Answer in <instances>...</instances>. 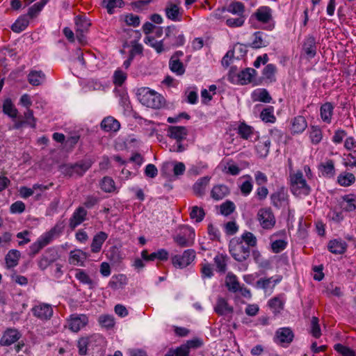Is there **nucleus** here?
Returning a JSON list of instances; mask_svg holds the SVG:
<instances>
[{
    "mask_svg": "<svg viewBox=\"0 0 356 356\" xmlns=\"http://www.w3.org/2000/svg\"><path fill=\"white\" fill-rule=\"evenodd\" d=\"M63 228V223L58 222L49 232L40 236L35 242L29 246V256L31 258L35 257L44 247L53 241L55 235L62 232Z\"/></svg>",
    "mask_w": 356,
    "mask_h": 356,
    "instance_id": "obj_1",
    "label": "nucleus"
},
{
    "mask_svg": "<svg viewBox=\"0 0 356 356\" xmlns=\"http://www.w3.org/2000/svg\"><path fill=\"white\" fill-rule=\"evenodd\" d=\"M137 97L139 102L147 107L159 109L165 104L164 97L149 88H141L138 90Z\"/></svg>",
    "mask_w": 356,
    "mask_h": 356,
    "instance_id": "obj_2",
    "label": "nucleus"
},
{
    "mask_svg": "<svg viewBox=\"0 0 356 356\" xmlns=\"http://www.w3.org/2000/svg\"><path fill=\"white\" fill-rule=\"evenodd\" d=\"M289 184L291 192L296 197L307 196L311 193L312 188L300 170L290 174Z\"/></svg>",
    "mask_w": 356,
    "mask_h": 356,
    "instance_id": "obj_3",
    "label": "nucleus"
},
{
    "mask_svg": "<svg viewBox=\"0 0 356 356\" xmlns=\"http://www.w3.org/2000/svg\"><path fill=\"white\" fill-rule=\"evenodd\" d=\"M229 252L231 256L238 262L247 261L250 256V249L248 245L243 243L239 239L234 237L229 243Z\"/></svg>",
    "mask_w": 356,
    "mask_h": 356,
    "instance_id": "obj_4",
    "label": "nucleus"
},
{
    "mask_svg": "<svg viewBox=\"0 0 356 356\" xmlns=\"http://www.w3.org/2000/svg\"><path fill=\"white\" fill-rule=\"evenodd\" d=\"M165 49H170L181 47L185 44L186 39L184 33L175 25L168 26L165 29Z\"/></svg>",
    "mask_w": 356,
    "mask_h": 356,
    "instance_id": "obj_5",
    "label": "nucleus"
},
{
    "mask_svg": "<svg viewBox=\"0 0 356 356\" xmlns=\"http://www.w3.org/2000/svg\"><path fill=\"white\" fill-rule=\"evenodd\" d=\"M90 160L80 161L75 163H67L60 166V171L65 176L70 177L77 175L82 177L92 166Z\"/></svg>",
    "mask_w": 356,
    "mask_h": 356,
    "instance_id": "obj_6",
    "label": "nucleus"
},
{
    "mask_svg": "<svg viewBox=\"0 0 356 356\" xmlns=\"http://www.w3.org/2000/svg\"><path fill=\"white\" fill-rule=\"evenodd\" d=\"M203 342L200 339L194 338L187 341L186 343L177 347L175 349L170 348L164 356H188L190 348H197L202 346Z\"/></svg>",
    "mask_w": 356,
    "mask_h": 356,
    "instance_id": "obj_7",
    "label": "nucleus"
},
{
    "mask_svg": "<svg viewBox=\"0 0 356 356\" xmlns=\"http://www.w3.org/2000/svg\"><path fill=\"white\" fill-rule=\"evenodd\" d=\"M88 316L83 314H72L67 319V327L74 332H78L88 323Z\"/></svg>",
    "mask_w": 356,
    "mask_h": 356,
    "instance_id": "obj_8",
    "label": "nucleus"
},
{
    "mask_svg": "<svg viewBox=\"0 0 356 356\" xmlns=\"http://www.w3.org/2000/svg\"><path fill=\"white\" fill-rule=\"evenodd\" d=\"M257 219L265 229H271L275 225V218L270 208L260 209L257 213Z\"/></svg>",
    "mask_w": 356,
    "mask_h": 356,
    "instance_id": "obj_9",
    "label": "nucleus"
},
{
    "mask_svg": "<svg viewBox=\"0 0 356 356\" xmlns=\"http://www.w3.org/2000/svg\"><path fill=\"white\" fill-rule=\"evenodd\" d=\"M31 312L35 318L42 321H47L51 318L54 310L51 305L40 302L32 307Z\"/></svg>",
    "mask_w": 356,
    "mask_h": 356,
    "instance_id": "obj_10",
    "label": "nucleus"
},
{
    "mask_svg": "<svg viewBox=\"0 0 356 356\" xmlns=\"http://www.w3.org/2000/svg\"><path fill=\"white\" fill-rule=\"evenodd\" d=\"M58 257L57 250L55 248H49L40 257L38 261V266L40 269L44 270L56 261Z\"/></svg>",
    "mask_w": 356,
    "mask_h": 356,
    "instance_id": "obj_11",
    "label": "nucleus"
},
{
    "mask_svg": "<svg viewBox=\"0 0 356 356\" xmlns=\"http://www.w3.org/2000/svg\"><path fill=\"white\" fill-rule=\"evenodd\" d=\"M195 252L192 249H188L182 255H175L172 257V263L176 268H184L188 266L195 259Z\"/></svg>",
    "mask_w": 356,
    "mask_h": 356,
    "instance_id": "obj_12",
    "label": "nucleus"
},
{
    "mask_svg": "<svg viewBox=\"0 0 356 356\" xmlns=\"http://www.w3.org/2000/svg\"><path fill=\"white\" fill-rule=\"evenodd\" d=\"M302 53L305 58L310 60L314 58L317 53V42L314 35H307L302 43Z\"/></svg>",
    "mask_w": 356,
    "mask_h": 356,
    "instance_id": "obj_13",
    "label": "nucleus"
},
{
    "mask_svg": "<svg viewBox=\"0 0 356 356\" xmlns=\"http://www.w3.org/2000/svg\"><path fill=\"white\" fill-rule=\"evenodd\" d=\"M270 202L272 205L277 209L289 204V195L284 186L277 188L270 195Z\"/></svg>",
    "mask_w": 356,
    "mask_h": 356,
    "instance_id": "obj_14",
    "label": "nucleus"
},
{
    "mask_svg": "<svg viewBox=\"0 0 356 356\" xmlns=\"http://www.w3.org/2000/svg\"><path fill=\"white\" fill-rule=\"evenodd\" d=\"M294 338V333L290 327H281L275 332L274 341L284 346L290 344Z\"/></svg>",
    "mask_w": 356,
    "mask_h": 356,
    "instance_id": "obj_15",
    "label": "nucleus"
},
{
    "mask_svg": "<svg viewBox=\"0 0 356 356\" xmlns=\"http://www.w3.org/2000/svg\"><path fill=\"white\" fill-rule=\"evenodd\" d=\"M177 3L169 1L165 8V13L166 17L173 22H180L182 18V12L179 6L180 1L176 0Z\"/></svg>",
    "mask_w": 356,
    "mask_h": 356,
    "instance_id": "obj_16",
    "label": "nucleus"
},
{
    "mask_svg": "<svg viewBox=\"0 0 356 356\" xmlns=\"http://www.w3.org/2000/svg\"><path fill=\"white\" fill-rule=\"evenodd\" d=\"M22 337L20 332L15 328H7L0 339V345L9 346L17 341Z\"/></svg>",
    "mask_w": 356,
    "mask_h": 356,
    "instance_id": "obj_17",
    "label": "nucleus"
},
{
    "mask_svg": "<svg viewBox=\"0 0 356 356\" xmlns=\"http://www.w3.org/2000/svg\"><path fill=\"white\" fill-rule=\"evenodd\" d=\"M168 136L176 140L177 143L181 142L188 135V130L183 126H170L167 130Z\"/></svg>",
    "mask_w": 356,
    "mask_h": 356,
    "instance_id": "obj_18",
    "label": "nucleus"
},
{
    "mask_svg": "<svg viewBox=\"0 0 356 356\" xmlns=\"http://www.w3.org/2000/svg\"><path fill=\"white\" fill-rule=\"evenodd\" d=\"M188 237L185 234H179L173 237L174 241L181 248L192 246L194 243L195 232L193 229H188Z\"/></svg>",
    "mask_w": 356,
    "mask_h": 356,
    "instance_id": "obj_19",
    "label": "nucleus"
},
{
    "mask_svg": "<svg viewBox=\"0 0 356 356\" xmlns=\"http://www.w3.org/2000/svg\"><path fill=\"white\" fill-rule=\"evenodd\" d=\"M347 243L341 238L333 239L327 244L328 250L334 254H343L347 250Z\"/></svg>",
    "mask_w": 356,
    "mask_h": 356,
    "instance_id": "obj_20",
    "label": "nucleus"
},
{
    "mask_svg": "<svg viewBox=\"0 0 356 356\" xmlns=\"http://www.w3.org/2000/svg\"><path fill=\"white\" fill-rule=\"evenodd\" d=\"M307 127L306 119L298 115L291 120V132L293 134H298L302 133Z\"/></svg>",
    "mask_w": 356,
    "mask_h": 356,
    "instance_id": "obj_21",
    "label": "nucleus"
},
{
    "mask_svg": "<svg viewBox=\"0 0 356 356\" xmlns=\"http://www.w3.org/2000/svg\"><path fill=\"white\" fill-rule=\"evenodd\" d=\"M259 22L266 24L272 18L271 9L268 6L259 7L251 16Z\"/></svg>",
    "mask_w": 356,
    "mask_h": 356,
    "instance_id": "obj_22",
    "label": "nucleus"
},
{
    "mask_svg": "<svg viewBox=\"0 0 356 356\" xmlns=\"http://www.w3.org/2000/svg\"><path fill=\"white\" fill-rule=\"evenodd\" d=\"M87 211L81 207L77 208L74 212L72 218L70 219V227L74 229L79 225L82 223L86 220Z\"/></svg>",
    "mask_w": 356,
    "mask_h": 356,
    "instance_id": "obj_23",
    "label": "nucleus"
},
{
    "mask_svg": "<svg viewBox=\"0 0 356 356\" xmlns=\"http://www.w3.org/2000/svg\"><path fill=\"white\" fill-rule=\"evenodd\" d=\"M230 193L229 187L225 184L215 185L211 191V197L214 200H222Z\"/></svg>",
    "mask_w": 356,
    "mask_h": 356,
    "instance_id": "obj_24",
    "label": "nucleus"
},
{
    "mask_svg": "<svg viewBox=\"0 0 356 356\" xmlns=\"http://www.w3.org/2000/svg\"><path fill=\"white\" fill-rule=\"evenodd\" d=\"M211 177L205 176L200 178L193 186L195 195L197 197H202L205 194L206 188L209 185Z\"/></svg>",
    "mask_w": 356,
    "mask_h": 356,
    "instance_id": "obj_25",
    "label": "nucleus"
},
{
    "mask_svg": "<svg viewBox=\"0 0 356 356\" xmlns=\"http://www.w3.org/2000/svg\"><path fill=\"white\" fill-rule=\"evenodd\" d=\"M214 311L219 316H224L227 314L233 313L234 309L232 306L229 305L227 301L225 298H218L214 307Z\"/></svg>",
    "mask_w": 356,
    "mask_h": 356,
    "instance_id": "obj_26",
    "label": "nucleus"
},
{
    "mask_svg": "<svg viewBox=\"0 0 356 356\" xmlns=\"http://www.w3.org/2000/svg\"><path fill=\"white\" fill-rule=\"evenodd\" d=\"M263 35L264 33L261 31L254 32L253 34L254 40L252 42L248 43L246 44H241V45H243L246 48L251 47L252 49H260L261 47H267L269 42L264 40Z\"/></svg>",
    "mask_w": 356,
    "mask_h": 356,
    "instance_id": "obj_27",
    "label": "nucleus"
},
{
    "mask_svg": "<svg viewBox=\"0 0 356 356\" xmlns=\"http://www.w3.org/2000/svg\"><path fill=\"white\" fill-rule=\"evenodd\" d=\"M318 170L323 177L331 178L335 175L334 162L332 159H327L318 165Z\"/></svg>",
    "mask_w": 356,
    "mask_h": 356,
    "instance_id": "obj_28",
    "label": "nucleus"
},
{
    "mask_svg": "<svg viewBox=\"0 0 356 356\" xmlns=\"http://www.w3.org/2000/svg\"><path fill=\"white\" fill-rule=\"evenodd\" d=\"M108 234L104 232H99L95 234L92 238L91 243V251L93 253L99 252L102 247L103 243L107 239Z\"/></svg>",
    "mask_w": 356,
    "mask_h": 356,
    "instance_id": "obj_29",
    "label": "nucleus"
},
{
    "mask_svg": "<svg viewBox=\"0 0 356 356\" xmlns=\"http://www.w3.org/2000/svg\"><path fill=\"white\" fill-rule=\"evenodd\" d=\"M237 134L244 140H252V138L255 135L254 128L244 122L239 124L237 128Z\"/></svg>",
    "mask_w": 356,
    "mask_h": 356,
    "instance_id": "obj_30",
    "label": "nucleus"
},
{
    "mask_svg": "<svg viewBox=\"0 0 356 356\" xmlns=\"http://www.w3.org/2000/svg\"><path fill=\"white\" fill-rule=\"evenodd\" d=\"M101 128L105 131H117L120 128V122L112 116L105 118L101 122Z\"/></svg>",
    "mask_w": 356,
    "mask_h": 356,
    "instance_id": "obj_31",
    "label": "nucleus"
},
{
    "mask_svg": "<svg viewBox=\"0 0 356 356\" xmlns=\"http://www.w3.org/2000/svg\"><path fill=\"white\" fill-rule=\"evenodd\" d=\"M334 106L331 102H325L320 108V115L324 122L330 124L333 115Z\"/></svg>",
    "mask_w": 356,
    "mask_h": 356,
    "instance_id": "obj_32",
    "label": "nucleus"
},
{
    "mask_svg": "<svg viewBox=\"0 0 356 356\" xmlns=\"http://www.w3.org/2000/svg\"><path fill=\"white\" fill-rule=\"evenodd\" d=\"M45 79L46 76L41 70H31L27 76L29 83L33 86L41 85Z\"/></svg>",
    "mask_w": 356,
    "mask_h": 356,
    "instance_id": "obj_33",
    "label": "nucleus"
},
{
    "mask_svg": "<svg viewBox=\"0 0 356 356\" xmlns=\"http://www.w3.org/2000/svg\"><path fill=\"white\" fill-rule=\"evenodd\" d=\"M172 166H173V173L175 176L182 175L185 172L186 167L184 163L175 162L164 163L161 168V173L165 174L166 170H170Z\"/></svg>",
    "mask_w": 356,
    "mask_h": 356,
    "instance_id": "obj_34",
    "label": "nucleus"
},
{
    "mask_svg": "<svg viewBox=\"0 0 356 356\" xmlns=\"http://www.w3.org/2000/svg\"><path fill=\"white\" fill-rule=\"evenodd\" d=\"M257 74V71L253 68H245L240 72L238 78L241 85H245L251 83L253 77Z\"/></svg>",
    "mask_w": 356,
    "mask_h": 356,
    "instance_id": "obj_35",
    "label": "nucleus"
},
{
    "mask_svg": "<svg viewBox=\"0 0 356 356\" xmlns=\"http://www.w3.org/2000/svg\"><path fill=\"white\" fill-rule=\"evenodd\" d=\"M19 258V251L17 250H10L5 257L6 268L10 269L17 266Z\"/></svg>",
    "mask_w": 356,
    "mask_h": 356,
    "instance_id": "obj_36",
    "label": "nucleus"
},
{
    "mask_svg": "<svg viewBox=\"0 0 356 356\" xmlns=\"http://www.w3.org/2000/svg\"><path fill=\"white\" fill-rule=\"evenodd\" d=\"M226 8L227 12L233 15H236L239 17H245V7L243 3L241 1H233Z\"/></svg>",
    "mask_w": 356,
    "mask_h": 356,
    "instance_id": "obj_37",
    "label": "nucleus"
},
{
    "mask_svg": "<svg viewBox=\"0 0 356 356\" xmlns=\"http://www.w3.org/2000/svg\"><path fill=\"white\" fill-rule=\"evenodd\" d=\"M164 40H165L163 39L160 41H156L153 36H146L144 39L145 43L151 46L159 54H161L164 50H167L165 49V43H164Z\"/></svg>",
    "mask_w": 356,
    "mask_h": 356,
    "instance_id": "obj_38",
    "label": "nucleus"
},
{
    "mask_svg": "<svg viewBox=\"0 0 356 356\" xmlns=\"http://www.w3.org/2000/svg\"><path fill=\"white\" fill-rule=\"evenodd\" d=\"M87 258L86 252L81 250H74L70 252L69 262L70 264L76 266L79 263H83Z\"/></svg>",
    "mask_w": 356,
    "mask_h": 356,
    "instance_id": "obj_39",
    "label": "nucleus"
},
{
    "mask_svg": "<svg viewBox=\"0 0 356 356\" xmlns=\"http://www.w3.org/2000/svg\"><path fill=\"white\" fill-rule=\"evenodd\" d=\"M355 181V177L351 172H343L337 177V183L344 187L351 186Z\"/></svg>",
    "mask_w": 356,
    "mask_h": 356,
    "instance_id": "obj_40",
    "label": "nucleus"
},
{
    "mask_svg": "<svg viewBox=\"0 0 356 356\" xmlns=\"http://www.w3.org/2000/svg\"><path fill=\"white\" fill-rule=\"evenodd\" d=\"M75 24L76 26V32L77 35L79 34V33H81V34L82 35V33L84 31L88 30L89 27L91 25L90 20L88 18L81 15L76 17Z\"/></svg>",
    "mask_w": 356,
    "mask_h": 356,
    "instance_id": "obj_41",
    "label": "nucleus"
},
{
    "mask_svg": "<svg viewBox=\"0 0 356 356\" xmlns=\"http://www.w3.org/2000/svg\"><path fill=\"white\" fill-rule=\"evenodd\" d=\"M29 24V20L26 15L20 16L15 22L11 26V29L15 33H21Z\"/></svg>",
    "mask_w": 356,
    "mask_h": 356,
    "instance_id": "obj_42",
    "label": "nucleus"
},
{
    "mask_svg": "<svg viewBox=\"0 0 356 356\" xmlns=\"http://www.w3.org/2000/svg\"><path fill=\"white\" fill-rule=\"evenodd\" d=\"M75 277L82 284L88 285L90 289L95 287L94 281L83 269H76Z\"/></svg>",
    "mask_w": 356,
    "mask_h": 356,
    "instance_id": "obj_43",
    "label": "nucleus"
},
{
    "mask_svg": "<svg viewBox=\"0 0 356 356\" xmlns=\"http://www.w3.org/2000/svg\"><path fill=\"white\" fill-rule=\"evenodd\" d=\"M260 118L266 123L275 122L276 117L274 115V107L268 106L264 108L260 113Z\"/></svg>",
    "mask_w": 356,
    "mask_h": 356,
    "instance_id": "obj_44",
    "label": "nucleus"
},
{
    "mask_svg": "<svg viewBox=\"0 0 356 356\" xmlns=\"http://www.w3.org/2000/svg\"><path fill=\"white\" fill-rule=\"evenodd\" d=\"M49 1V0H40L39 2L33 4L29 8L28 13L26 15L27 17L31 19L36 17Z\"/></svg>",
    "mask_w": 356,
    "mask_h": 356,
    "instance_id": "obj_45",
    "label": "nucleus"
},
{
    "mask_svg": "<svg viewBox=\"0 0 356 356\" xmlns=\"http://www.w3.org/2000/svg\"><path fill=\"white\" fill-rule=\"evenodd\" d=\"M243 243L248 245L249 248H254L257 244V240L256 236L250 232H245L241 237H236Z\"/></svg>",
    "mask_w": 356,
    "mask_h": 356,
    "instance_id": "obj_46",
    "label": "nucleus"
},
{
    "mask_svg": "<svg viewBox=\"0 0 356 356\" xmlns=\"http://www.w3.org/2000/svg\"><path fill=\"white\" fill-rule=\"evenodd\" d=\"M3 111L9 117L15 118H17L18 111L15 107L10 99H6L3 104Z\"/></svg>",
    "mask_w": 356,
    "mask_h": 356,
    "instance_id": "obj_47",
    "label": "nucleus"
},
{
    "mask_svg": "<svg viewBox=\"0 0 356 356\" xmlns=\"http://www.w3.org/2000/svg\"><path fill=\"white\" fill-rule=\"evenodd\" d=\"M100 187L106 193H112L115 190V181L110 177H104L100 181Z\"/></svg>",
    "mask_w": 356,
    "mask_h": 356,
    "instance_id": "obj_48",
    "label": "nucleus"
},
{
    "mask_svg": "<svg viewBox=\"0 0 356 356\" xmlns=\"http://www.w3.org/2000/svg\"><path fill=\"white\" fill-rule=\"evenodd\" d=\"M268 305L273 309L275 314L280 313L284 309V301L282 296H276L271 298L268 301Z\"/></svg>",
    "mask_w": 356,
    "mask_h": 356,
    "instance_id": "obj_49",
    "label": "nucleus"
},
{
    "mask_svg": "<svg viewBox=\"0 0 356 356\" xmlns=\"http://www.w3.org/2000/svg\"><path fill=\"white\" fill-rule=\"evenodd\" d=\"M277 72V67L274 64L270 63L266 65L263 70L264 77L268 80L270 82H274L276 81L275 73Z\"/></svg>",
    "mask_w": 356,
    "mask_h": 356,
    "instance_id": "obj_50",
    "label": "nucleus"
},
{
    "mask_svg": "<svg viewBox=\"0 0 356 356\" xmlns=\"http://www.w3.org/2000/svg\"><path fill=\"white\" fill-rule=\"evenodd\" d=\"M169 67L172 72L178 76H181L185 73V67L180 60L170 59Z\"/></svg>",
    "mask_w": 356,
    "mask_h": 356,
    "instance_id": "obj_51",
    "label": "nucleus"
},
{
    "mask_svg": "<svg viewBox=\"0 0 356 356\" xmlns=\"http://www.w3.org/2000/svg\"><path fill=\"white\" fill-rule=\"evenodd\" d=\"M344 202H346V206L343 207L346 211H353L356 209V195L348 194L342 197Z\"/></svg>",
    "mask_w": 356,
    "mask_h": 356,
    "instance_id": "obj_52",
    "label": "nucleus"
},
{
    "mask_svg": "<svg viewBox=\"0 0 356 356\" xmlns=\"http://www.w3.org/2000/svg\"><path fill=\"white\" fill-rule=\"evenodd\" d=\"M98 322L100 325L106 329H111L115 325L114 317L112 315L103 314L99 316Z\"/></svg>",
    "mask_w": 356,
    "mask_h": 356,
    "instance_id": "obj_53",
    "label": "nucleus"
},
{
    "mask_svg": "<svg viewBox=\"0 0 356 356\" xmlns=\"http://www.w3.org/2000/svg\"><path fill=\"white\" fill-rule=\"evenodd\" d=\"M124 5L122 0H103L102 6L107 9L109 14H113L115 8H122Z\"/></svg>",
    "mask_w": 356,
    "mask_h": 356,
    "instance_id": "obj_54",
    "label": "nucleus"
},
{
    "mask_svg": "<svg viewBox=\"0 0 356 356\" xmlns=\"http://www.w3.org/2000/svg\"><path fill=\"white\" fill-rule=\"evenodd\" d=\"M214 263L217 270L220 273H225L227 270V256L223 254H218L214 258Z\"/></svg>",
    "mask_w": 356,
    "mask_h": 356,
    "instance_id": "obj_55",
    "label": "nucleus"
},
{
    "mask_svg": "<svg viewBox=\"0 0 356 356\" xmlns=\"http://www.w3.org/2000/svg\"><path fill=\"white\" fill-rule=\"evenodd\" d=\"M226 286L231 291L236 292L238 291L240 286L236 276L228 274L226 277Z\"/></svg>",
    "mask_w": 356,
    "mask_h": 356,
    "instance_id": "obj_56",
    "label": "nucleus"
},
{
    "mask_svg": "<svg viewBox=\"0 0 356 356\" xmlns=\"http://www.w3.org/2000/svg\"><path fill=\"white\" fill-rule=\"evenodd\" d=\"M205 212L202 208L197 206L192 207L190 213V217L191 219H195V222H200L203 220Z\"/></svg>",
    "mask_w": 356,
    "mask_h": 356,
    "instance_id": "obj_57",
    "label": "nucleus"
},
{
    "mask_svg": "<svg viewBox=\"0 0 356 356\" xmlns=\"http://www.w3.org/2000/svg\"><path fill=\"white\" fill-rule=\"evenodd\" d=\"M313 144H318L322 140V131L318 126H312L309 136Z\"/></svg>",
    "mask_w": 356,
    "mask_h": 356,
    "instance_id": "obj_58",
    "label": "nucleus"
},
{
    "mask_svg": "<svg viewBox=\"0 0 356 356\" xmlns=\"http://www.w3.org/2000/svg\"><path fill=\"white\" fill-rule=\"evenodd\" d=\"M334 350L341 356H356L353 350L341 343H336L334 346Z\"/></svg>",
    "mask_w": 356,
    "mask_h": 356,
    "instance_id": "obj_59",
    "label": "nucleus"
},
{
    "mask_svg": "<svg viewBox=\"0 0 356 356\" xmlns=\"http://www.w3.org/2000/svg\"><path fill=\"white\" fill-rule=\"evenodd\" d=\"M169 253L165 249H159L156 252H154L149 254L151 261L158 259L159 261H165L168 259Z\"/></svg>",
    "mask_w": 356,
    "mask_h": 356,
    "instance_id": "obj_60",
    "label": "nucleus"
},
{
    "mask_svg": "<svg viewBox=\"0 0 356 356\" xmlns=\"http://www.w3.org/2000/svg\"><path fill=\"white\" fill-rule=\"evenodd\" d=\"M270 146V141L269 139H267L262 143H259L256 146V149H257V153L261 156L265 157L268 155V154L269 152Z\"/></svg>",
    "mask_w": 356,
    "mask_h": 356,
    "instance_id": "obj_61",
    "label": "nucleus"
},
{
    "mask_svg": "<svg viewBox=\"0 0 356 356\" xmlns=\"http://www.w3.org/2000/svg\"><path fill=\"white\" fill-rule=\"evenodd\" d=\"M318 318L313 316L311 321V331L310 333L316 339H318L321 336V330L318 323Z\"/></svg>",
    "mask_w": 356,
    "mask_h": 356,
    "instance_id": "obj_62",
    "label": "nucleus"
},
{
    "mask_svg": "<svg viewBox=\"0 0 356 356\" xmlns=\"http://www.w3.org/2000/svg\"><path fill=\"white\" fill-rule=\"evenodd\" d=\"M90 342V337H81L77 342L79 348V354L80 355H86L87 354L88 346Z\"/></svg>",
    "mask_w": 356,
    "mask_h": 356,
    "instance_id": "obj_63",
    "label": "nucleus"
},
{
    "mask_svg": "<svg viewBox=\"0 0 356 356\" xmlns=\"http://www.w3.org/2000/svg\"><path fill=\"white\" fill-rule=\"evenodd\" d=\"M236 207L233 202L227 200L220 205V213L227 216L232 214L235 211Z\"/></svg>",
    "mask_w": 356,
    "mask_h": 356,
    "instance_id": "obj_64",
    "label": "nucleus"
}]
</instances>
